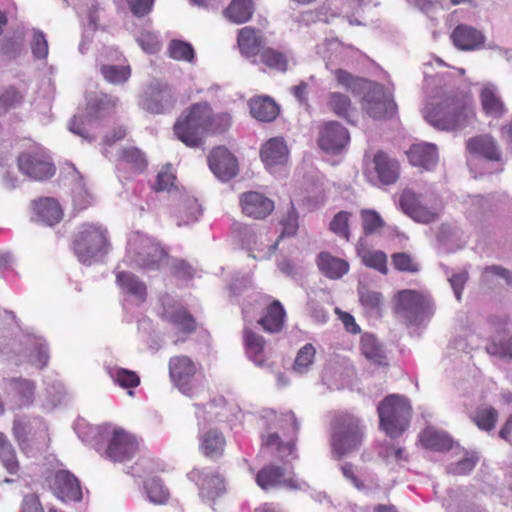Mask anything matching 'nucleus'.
Here are the masks:
<instances>
[{"label":"nucleus","instance_id":"1","mask_svg":"<svg viewBox=\"0 0 512 512\" xmlns=\"http://www.w3.org/2000/svg\"><path fill=\"white\" fill-rule=\"evenodd\" d=\"M229 114H213L207 103H196L186 109L174 124L177 138L190 147L201 144L202 137L208 132H222L230 126Z\"/></svg>","mask_w":512,"mask_h":512},{"label":"nucleus","instance_id":"2","mask_svg":"<svg viewBox=\"0 0 512 512\" xmlns=\"http://www.w3.org/2000/svg\"><path fill=\"white\" fill-rule=\"evenodd\" d=\"M426 120L440 130L465 128L476 121V112L464 98L446 97L425 108Z\"/></svg>","mask_w":512,"mask_h":512},{"label":"nucleus","instance_id":"3","mask_svg":"<svg viewBox=\"0 0 512 512\" xmlns=\"http://www.w3.org/2000/svg\"><path fill=\"white\" fill-rule=\"evenodd\" d=\"M110 246L108 230L98 223H83L72 242L77 259L87 265L105 256Z\"/></svg>","mask_w":512,"mask_h":512},{"label":"nucleus","instance_id":"4","mask_svg":"<svg viewBox=\"0 0 512 512\" xmlns=\"http://www.w3.org/2000/svg\"><path fill=\"white\" fill-rule=\"evenodd\" d=\"M380 428L391 438L400 436L410 425L412 406L398 394L386 396L377 407Z\"/></svg>","mask_w":512,"mask_h":512},{"label":"nucleus","instance_id":"5","mask_svg":"<svg viewBox=\"0 0 512 512\" xmlns=\"http://www.w3.org/2000/svg\"><path fill=\"white\" fill-rule=\"evenodd\" d=\"M364 437L358 418L350 414L335 417L332 424L331 446L342 457L360 447Z\"/></svg>","mask_w":512,"mask_h":512},{"label":"nucleus","instance_id":"6","mask_svg":"<svg viewBox=\"0 0 512 512\" xmlns=\"http://www.w3.org/2000/svg\"><path fill=\"white\" fill-rule=\"evenodd\" d=\"M394 310L406 325H419L431 318L434 304L424 294L407 289L398 292Z\"/></svg>","mask_w":512,"mask_h":512},{"label":"nucleus","instance_id":"7","mask_svg":"<svg viewBox=\"0 0 512 512\" xmlns=\"http://www.w3.org/2000/svg\"><path fill=\"white\" fill-rule=\"evenodd\" d=\"M399 206L407 216L422 224L436 221L443 211V204L438 197L435 196L430 201L425 202L421 194H417L410 188L401 192Z\"/></svg>","mask_w":512,"mask_h":512},{"label":"nucleus","instance_id":"8","mask_svg":"<svg viewBox=\"0 0 512 512\" xmlns=\"http://www.w3.org/2000/svg\"><path fill=\"white\" fill-rule=\"evenodd\" d=\"M400 171V162L383 150L377 151L365 168L369 181L382 186L395 184L400 178Z\"/></svg>","mask_w":512,"mask_h":512},{"label":"nucleus","instance_id":"9","mask_svg":"<svg viewBox=\"0 0 512 512\" xmlns=\"http://www.w3.org/2000/svg\"><path fill=\"white\" fill-rule=\"evenodd\" d=\"M362 109L373 119H388L397 113L392 95L378 83L369 84L362 99Z\"/></svg>","mask_w":512,"mask_h":512},{"label":"nucleus","instance_id":"10","mask_svg":"<svg viewBox=\"0 0 512 512\" xmlns=\"http://www.w3.org/2000/svg\"><path fill=\"white\" fill-rule=\"evenodd\" d=\"M139 450V442L135 435L123 428H116L108 442L106 456L114 462L132 459Z\"/></svg>","mask_w":512,"mask_h":512},{"label":"nucleus","instance_id":"11","mask_svg":"<svg viewBox=\"0 0 512 512\" xmlns=\"http://www.w3.org/2000/svg\"><path fill=\"white\" fill-rule=\"evenodd\" d=\"M22 173L34 180H46L55 174V166L42 151H27L18 156Z\"/></svg>","mask_w":512,"mask_h":512},{"label":"nucleus","instance_id":"12","mask_svg":"<svg viewBox=\"0 0 512 512\" xmlns=\"http://www.w3.org/2000/svg\"><path fill=\"white\" fill-rule=\"evenodd\" d=\"M350 142L348 130L337 121L324 122L319 127L318 146L330 154L340 153Z\"/></svg>","mask_w":512,"mask_h":512},{"label":"nucleus","instance_id":"13","mask_svg":"<svg viewBox=\"0 0 512 512\" xmlns=\"http://www.w3.org/2000/svg\"><path fill=\"white\" fill-rule=\"evenodd\" d=\"M169 376L173 384L184 394L192 391V380L197 373L196 363L186 355L170 358L168 363Z\"/></svg>","mask_w":512,"mask_h":512},{"label":"nucleus","instance_id":"14","mask_svg":"<svg viewBox=\"0 0 512 512\" xmlns=\"http://www.w3.org/2000/svg\"><path fill=\"white\" fill-rule=\"evenodd\" d=\"M508 108L500 95L499 88L492 82L482 85V117L488 120V127H496L500 119H502Z\"/></svg>","mask_w":512,"mask_h":512},{"label":"nucleus","instance_id":"15","mask_svg":"<svg viewBox=\"0 0 512 512\" xmlns=\"http://www.w3.org/2000/svg\"><path fill=\"white\" fill-rule=\"evenodd\" d=\"M208 165L213 174L222 181H228L238 173L237 158L223 146L211 150L208 155Z\"/></svg>","mask_w":512,"mask_h":512},{"label":"nucleus","instance_id":"16","mask_svg":"<svg viewBox=\"0 0 512 512\" xmlns=\"http://www.w3.org/2000/svg\"><path fill=\"white\" fill-rule=\"evenodd\" d=\"M256 483L263 490L284 487L290 490L300 489L299 482L293 477H286L284 467L274 464L265 465L256 474Z\"/></svg>","mask_w":512,"mask_h":512},{"label":"nucleus","instance_id":"17","mask_svg":"<svg viewBox=\"0 0 512 512\" xmlns=\"http://www.w3.org/2000/svg\"><path fill=\"white\" fill-rule=\"evenodd\" d=\"M506 322L505 316L493 315L487 318V324L496 333V336L486 346V352L502 359H512V336L507 339L502 337Z\"/></svg>","mask_w":512,"mask_h":512},{"label":"nucleus","instance_id":"18","mask_svg":"<svg viewBox=\"0 0 512 512\" xmlns=\"http://www.w3.org/2000/svg\"><path fill=\"white\" fill-rule=\"evenodd\" d=\"M242 213L252 219L262 220L274 210V202L257 191H248L240 196Z\"/></svg>","mask_w":512,"mask_h":512},{"label":"nucleus","instance_id":"19","mask_svg":"<svg viewBox=\"0 0 512 512\" xmlns=\"http://www.w3.org/2000/svg\"><path fill=\"white\" fill-rule=\"evenodd\" d=\"M188 478L198 486L202 498L213 500L225 490V480L219 473L194 468L188 473Z\"/></svg>","mask_w":512,"mask_h":512},{"label":"nucleus","instance_id":"20","mask_svg":"<svg viewBox=\"0 0 512 512\" xmlns=\"http://www.w3.org/2000/svg\"><path fill=\"white\" fill-rule=\"evenodd\" d=\"M503 167V153L497 140L491 135H482V173H498Z\"/></svg>","mask_w":512,"mask_h":512},{"label":"nucleus","instance_id":"21","mask_svg":"<svg viewBox=\"0 0 512 512\" xmlns=\"http://www.w3.org/2000/svg\"><path fill=\"white\" fill-rule=\"evenodd\" d=\"M226 447V438L217 428L203 431L199 436L200 453L211 460H217L223 456Z\"/></svg>","mask_w":512,"mask_h":512},{"label":"nucleus","instance_id":"22","mask_svg":"<svg viewBox=\"0 0 512 512\" xmlns=\"http://www.w3.org/2000/svg\"><path fill=\"white\" fill-rule=\"evenodd\" d=\"M482 286L486 291L499 294L512 287V271L500 265L487 266L482 271Z\"/></svg>","mask_w":512,"mask_h":512},{"label":"nucleus","instance_id":"23","mask_svg":"<svg viewBox=\"0 0 512 512\" xmlns=\"http://www.w3.org/2000/svg\"><path fill=\"white\" fill-rule=\"evenodd\" d=\"M260 157L267 167L284 165L289 158V150L283 137H273L260 149Z\"/></svg>","mask_w":512,"mask_h":512},{"label":"nucleus","instance_id":"24","mask_svg":"<svg viewBox=\"0 0 512 512\" xmlns=\"http://www.w3.org/2000/svg\"><path fill=\"white\" fill-rule=\"evenodd\" d=\"M31 207L36 220L48 226L59 223L63 217L60 204L53 198L42 197L34 200Z\"/></svg>","mask_w":512,"mask_h":512},{"label":"nucleus","instance_id":"25","mask_svg":"<svg viewBox=\"0 0 512 512\" xmlns=\"http://www.w3.org/2000/svg\"><path fill=\"white\" fill-rule=\"evenodd\" d=\"M161 318L176 326L182 333L191 334L196 328V320L183 306L172 304L164 306Z\"/></svg>","mask_w":512,"mask_h":512},{"label":"nucleus","instance_id":"26","mask_svg":"<svg viewBox=\"0 0 512 512\" xmlns=\"http://www.w3.org/2000/svg\"><path fill=\"white\" fill-rule=\"evenodd\" d=\"M55 495L62 501H81L82 490L78 479L69 471H59L54 482Z\"/></svg>","mask_w":512,"mask_h":512},{"label":"nucleus","instance_id":"27","mask_svg":"<svg viewBox=\"0 0 512 512\" xmlns=\"http://www.w3.org/2000/svg\"><path fill=\"white\" fill-rule=\"evenodd\" d=\"M286 320V311L279 300H273L263 310L257 321L258 325L267 333L274 334L283 330Z\"/></svg>","mask_w":512,"mask_h":512},{"label":"nucleus","instance_id":"28","mask_svg":"<svg viewBox=\"0 0 512 512\" xmlns=\"http://www.w3.org/2000/svg\"><path fill=\"white\" fill-rule=\"evenodd\" d=\"M316 265L322 275L331 280L342 278L349 272V263L342 258L323 251L317 255Z\"/></svg>","mask_w":512,"mask_h":512},{"label":"nucleus","instance_id":"29","mask_svg":"<svg viewBox=\"0 0 512 512\" xmlns=\"http://www.w3.org/2000/svg\"><path fill=\"white\" fill-rule=\"evenodd\" d=\"M418 440L423 448L436 452L449 451L454 444L447 432L432 426L423 429L418 435Z\"/></svg>","mask_w":512,"mask_h":512},{"label":"nucleus","instance_id":"30","mask_svg":"<svg viewBox=\"0 0 512 512\" xmlns=\"http://www.w3.org/2000/svg\"><path fill=\"white\" fill-rule=\"evenodd\" d=\"M167 253L158 244L151 240H146L142 251H140L136 258V263L139 268L144 270L159 269L161 262L166 258Z\"/></svg>","mask_w":512,"mask_h":512},{"label":"nucleus","instance_id":"31","mask_svg":"<svg viewBox=\"0 0 512 512\" xmlns=\"http://www.w3.org/2000/svg\"><path fill=\"white\" fill-rule=\"evenodd\" d=\"M407 157L411 165L426 170L432 169L438 161L437 149L433 144H414L407 151Z\"/></svg>","mask_w":512,"mask_h":512},{"label":"nucleus","instance_id":"32","mask_svg":"<svg viewBox=\"0 0 512 512\" xmlns=\"http://www.w3.org/2000/svg\"><path fill=\"white\" fill-rule=\"evenodd\" d=\"M243 342L248 358L257 366H263L266 362L264 348L266 341L264 337L250 328L243 330Z\"/></svg>","mask_w":512,"mask_h":512},{"label":"nucleus","instance_id":"33","mask_svg":"<svg viewBox=\"0 0 512 512\" xmlns=\"http://www.w3.org/2000/svg\"><path fill=\"white\" fill-rule=\"evenodd\" d=\"M263 37L258 29L250 26L243 27L238 32L237 45L242 55L257 56L262 49Z\"/></svg>","mask_w":512,"mask_h":512},{"label":"nucleus","instance_id":"34","mask_svg":"<svg viewBox=\"0 0 512 512\" xmlns=\"http://www.w3.org/2000/svg\"><path fill=\"white\" fill-rule=\"evenodd\" d=\"M482 60L487 69H496L503 61L512 62V49L503 48L493 42L486 43L482 35Z\"/></svg>","mask_w":512,"mask_h":512},{"label":"nucleus","instance_id":"35","mask_svg":"<svg viewBox=\"0 0 512 512\" xmlns=\"http://www.w3.org/2000/svg\"><path fill=\"white\" fill-rule=\"evenodd\" d=\"M361 354L373 365L387 366V357L378 339L370 333H364L360 339Z\"/></svg>","mask_w":512,"mask_h":512},{"label":"nucleus","instance_id":"36","mask_svg":"<svg viewBox=\"0 0 512 512\" xmlns=\"http://www.w3.org/2000/svg\"><path fill=\"white\" fill-rule=\"evenodd\" d=\"M119 168L129 169L133 172H143L147 167L145 155L136 147H124L117 154Z\"/></svg>","mask_w":512,"mask_h":512},{"label":"nucleus","instance_id":"37","mask_svg":"<svg viewBox=\"0 0 512 512\" xmlns=\"http://www.w3.org/2000/svg\"><path fill=\"white\" fill-rule=\"evenodd\" d=\"M249 106L251 115L262 122H271L279 114L278 105L268 96H259L251 99Z\"/></svg>","mask_w":512,"mask_h":512},{"label":"nucleus","instance_id":"38","mask_svg":"<svg viewBox=\"0 0 512 512\" xmlns=\"http://www.w3.org/2000/svg\"><path fill=\"white\" fill-rule=\"evenodd\" d=\"M453 44L461 50H474L480 44L479 31L469 25H457L451 33Z\"/></svg>","mask_w":512,"mask_h":512},{"label":"nucleus","instance_id":"39","mask_svg":"<svg viewBox=\"0 0 512 512\" xmlns=\"http://www.w3.org/2000/svg\"><path fill=\"white\" fill-rule=\"evenodd\" d=\"M357 255L362 263L384 275L388 273L387 255L381 250H373L366 247L361 241L356 246Z\"/></svg>","mask_w":512,"mask_h":512},{"label":"nucleus","instance_id":"40","mask_svg":"<svg viewBox=\"0 0 512 512\" xmlns=\"http://www.w3.org/2000/svg\"><path fill=\"white\" fill-rule=\"evenodd\" d=\"M116 283L125 293L134 296L140 301L146 300V284L135 274L129 271H120L116 274Z\"/></svg>","mask_w":512,"mask_h":512},{"label":"nucleus","instance_id":"41","mask_svg":"<svg viewBox=\"0 0 512 512\" xmlns=\"http://www.w3.org/2000/svg\"><path fill=\"white\" fill-rule=\"evenodd\" d=\"M259 61L273 71L285 73L288 70L289 59L287 54L272 47H262L257 54Z\"/></svg>","mask_w":512,"mask_h":512},{"label":"nucleus","instance_id":"42","mask_svg":"<svg viewBox=\"0 0 512 512\" xmlns=\"http://www.w3.org/2000/svg\"><path fill=\"white\" fill-rule=\"evenodd\" d=\"M253 12L252 0H232L224 14L231 22L242 24L251 19Z\"/></svg>","mask_w":512,"mask_h":512},{"label":"nucleus","instance_id":"43","mask_svg":"<svg viewBox=\"0 0 512 512\" xmlns=\"http://www.w3.org/2000/svg\"><path fill=\"white\" fill-rule=\"evenodd\" d=\"M108 374L115 384L128 390V395L133 396L132 389L138 387L141 383L140 376L132 370L122 367H112L108 369Z\"/></svg>","mask_w":512,"mask_h":512},{"label":"nucleus","instance_id":"44","mask_svg":"<svg viewBox=\"0 0 512 512\" xmlns=\"http://www.w3.org/2000/svg\"><path fill=\"white\" fill-rule=\"evenodd\" d=\"M172 103L170 89L165 86L161 89L152 88L149 97L145 100V107L152 113H161L165 107Z\"/></svg>","mask_w":512,"mask_h":512},{"label":"nucleus","instance_id":"45","mask_svg":"<svg viewBox=\"0 0 512 512\" xmlns=\"http://www.w3.org/2000/svg\"><path fill=\"white\" fill-rule=\"evenodd\" d=\"M282 230L274 244L270 245L267 252V257L270 258L278 248L280 241L284 237L294 236L298 230V216L294 209H291L280 220Z\"/></svg>","mask_w":512,"mask_h":512},{"label":"nucleus","instance_id":"46","mask_svg":"<svg viewBox=\"0 0 512 512\" xmlns=\"http://www.w3.org/2000/svg\"><path fill=\"white\" fill-rule=\"evenodd\" d=\"M0 460L10 474L18 473L19 462L16 453L10 441L3 433H0Z\"/></svg>","mask_w":512,"mask_h":512},{"label":"nucleus","instance_id":"47","mask_svg":"<svg viewBox=\"0 0 512 512\" xmlns=\"http://www.w3.org/2000/svg\"><path fill=\"white\" fill-rule=\"evenodd\" d=\"M263 445L274 451L281 459L291 456L295 451L293 441L283 442L277 433L268 434L263 439Z\"/></svg>","mask_w":512,"mask_h":512},{"label":"nucleus","instance_id":"48","mask_svg":"<svg viewBox=\"0 0 512 512\" xmlns=\"http://www.w3.org/2000/svg\"><path fill=\"white\" fill-rule=\"evenodd\" d=\"M328 108L338 117L348 118L349 112L352 109L350 98L340 92H331L327 99Z\"/></svg>","mask_w":512,"mask_h":512},{"label":"nucleus","instance_id":"49","mask_svg":"<svg viewBox=\"0 0 512 512\" xmlns=\"http://www.w3.org/2000/svg\"><path fill=\"white\" fill-rule=\"evenodd\" d=\"M145 490L149 500L155 504H164L168 501L170 493L160 478H151L145 483Z\"/></svg>","mask_w":512,"mask_h":512},{"label":"nucleus","instance_id":"50","mask_svg":"<svg viewBox=\"0 0 512 512\" xmlns=\"http://www.w3.org/2000/svg\"><path fill=\"white\" fill-rule=\"evenodd\" d=\"M101 73L106 81L118 85L130 78L131 68L129 65H102Z\"/></svg>","mask_w":512,"mask_h":512},{"label":"nucleus","instance_id":"51","mask_svg":"<svg viewBox=\"0 0 512 512\" xmlns=\"http://www.w3.org/2000/svg\"><path fill=\"white\" fill-rule=\"evenodd\" d=\"M316 349L311 343L305 344L297 353L293 363V370L299 374L309 371L314 363Z\"/></svg>","mask_w":512,"mask_h":512},{"label":"nucleus","instance_id":"52","mask_svg":"<svg viewBox=\"0 0 512 512\" xmlns=\"http://www.w3.org/2000/svg\"><path fill=\"white\" fill-rule=\"evenodd\" d=\"M169 56L175 60L191 62L195 57V52L191 44L172 40L168 47Z\"/></svg>","mask_w":512,"mask_h":512},{"label":"nucleus","instance_id":"53","mask_svg":"<svg viewBox=\"0 0 512 512\" xmlns=\"http://www.w3.org/2000/svg\"><path fill=\"white\" fill-rule=\"evenodd\" d=\"M392 265L395 270L406 273H417L419 264L415 258L406 252H397L391 255Z\"/></svg>","mask_w":512,"mask_h":512},{"label":"nucleus","instance_id":"54","mask_svg":"<svg viewBox=\"0 0 512 512\" xmlns=\"http://www.w3.org/2000/svg\"><path fill=\"white\" fill-rule=\"evenodd\" d=\"M359 301L361 305L368 310H379L382 305V295L380 292L372 290L367 286L358 289Z\"/></svg>","mask_w":512,"mask_h":512},{"label":"nucleus","instance_id":"55","mask_svg":"<svg viewBox=\"0 0 512 512\" xmlns=\"http://www.w3.org/2000/svg\"><path fill=\"white\" fill-rule=\"evenodd\" d=\"M349 218V212L340 211L330 222V230L347 241L350 239Z\"/></svg>","mask_w":512,"mask_h":512},{"label":"nucleus","instance_id":"56","mask_svg":"<svg viewBox=\"0 0 512 512\" xmlns=\"http://www.w3.org/2000/svg\"><path fill=\"white\" fill-rule=\"evenodd\" d=\"M362 227L365 235H371L384 225L380 215L372 210H363L361 212Z\"/></svg>","mask_w":512,"mask_h":512},{"label":"nucleus","instance_id":"57","mask_svg":"<svg viewBox=\"0 0 512 512\" xmlns=\"http://www.w3.org/2000/svg\"><path fill=\"white\" fill-rule=\"evenodd\" d=\"M23 101V95L17 88L7 87L0 95V109L4 112L15 108Z\"/></svg>","mask_w":512,"mask_h":512},{"label":"nucleus","instance_id":"58","mask_svg":"<svg viewBox=\"0 0 512 512\" xmlns=\"http://www.w3.org/2000/svg\"><path fill=\"white\" fill-rule=\"evenodd\" d=\"M175 180L176 176L172 173L171 167L168 165L158 173L154 190L157 192L170 191L175 186Z\"/></svg>","mask_w":512,"mask_h":512},{"label":"nucleus","instance_id":"59","mask_svg":"<svg viewBox=\"0 0 512 512\" xmlns=\"http://www.w3.org/2000/svg\"><path fill=\"white\" fill-rule=\"evenodd\" d=\"M333 73L337 83L349 91H354L360 86V82L363 81L361 78L353 76L344 69H336Z\"/></svg>","mask_w":512,"mask_h":512},{"label":"nucleus","instance_id":"60","mask_svg":"<svg viewBox=\"0 0 512 512\" xmlns=\"http://www.w3.org/2000/svg\"><path fill=\"white\" fill-rule=\"evenodd\" d=\"M31 50L35 58L45 59L48 55V43L41 31H37L33 35Z\"/></svg>","mask_w":512,"mask_h":512},{"label":"nucleus","instance_id":"61","mask_svg":"<svg viewBox=\"0 0 512 512\" xmlns=\"http://www.w3.org/2000/svg\"><path fill=\"white\" fill-rule=\"evenodd\" d=\"M476 465V460L470 457H465L458 462L451 463L448 466L449 473L453 475H466L471 472Z\"/></svg>","mask_w":512,"mask_h":512},{"label":"nucleus","instance_id":"62","mask_svg":"<svg viewBox=\"0 0 512 512\" xmlns=\"http://www.w3.org/2000/svg\"><path fill=\"white\" fill-rule=\"evenodd\" d=\"M29 425L23 420H15L13 424V435L19 446L23 449L28 445Z\"/></svg>","mask_w":512,"mask_h":512},{"label":"nucleus","instance_id":"63","mask_svg":"<svg viewBox=\"0 0 512 512\" xmlns=\"http://www.w3.org/2000/svg\"><path fill=\"white\" fill-rule=\"evenodd\" d=\"M381 456L386 461L393 460L396 463H400L402 461H407V456L405 455V449L403 447L396 446L394 444L386 445L381 452Z\"/></svg>","mask_w":512,"mask_h":512},{"label":"nucleus","instance_id":"64","mask_svg":"<svg viewBox=\"0 0 512 512\" xmlns=\"http://www.w3.org/2000/svg\"><path fill=\"white\" fill-rule=\"evenodd\" d=\"M21 512H44L39 497L36 494H29L23 498Z\"/></svg>","mask_w":512,"mask_h":512}]
</instances>
